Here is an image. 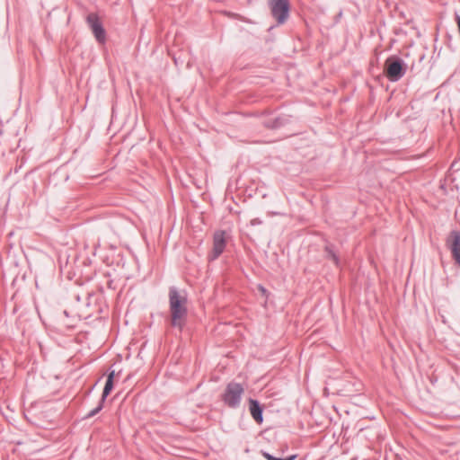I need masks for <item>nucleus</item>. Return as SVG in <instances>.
Here are the masks:
<instances>
[{
  "mask_svg": "<svg viewBox=\"0 0 460 460\" xmlns=\"http://www.w3.org/2000/svg\"><path fill=\"white\" fill-rule=\"evenodd\" d=\"M172 324L181 328L187 314V297L184 294L171 289L169 293Z\"/></svg>",
  "mask_w": 460,
  "mask_h": 460,
  "instance_id": "nucleus-1",
  "label": "nucleus"
},
{
  "mask_svg": "<svg viewBox=\"0 0 460 460\" xmlns=\"http://www.w3.org/2000/svg\"><path fill=\"white\" fill-rule=\"evenodd\" d=\"M271 13L279 23H283L289 11V4L288 0H269Z\"/></svg>",
  "mask_w": 460,
  "mask_h": 460,
  "instance_id": "nucleus-2",
  "label": "nucleus"
},
{
  "mask_svg": "<svg viewBox=\"0 0 460 460\" xmlns=\"http://www.w3.org/2000/svg\"><path fill=\"white\" fill-rule=\"evenodd\" d=\"M243 388L236 383L229 384L224 394L225 402L230 407H236L241 400Z\"/></svg>",
  "mask_w": 460,
  "mask_h": 460,
  "instance_id": "nucleus-3",
  "label": "nucleus"
},
{
  "mask_svg": "<svg viewBox=\"0 0 460 460\" xmlns=\"http://www.w3.org/2000/svg\"><path fill=\"white\" fill-rule=\"evenodd\" d=\"M385 70L386 76L391 81H397L403 75L402 66L401 61L393 59V58H388L385 61Z\"/></svg>",
  "mask_w": 460,
  "mask_h": 460,
  "instance_id": "nucleus-4",
  "label": "nucleus"
},
{
  "mask_svg": "<svg viewBox=\"0 0 460 460\" xmlns=\"http://www.w3.org/2000/svg\"><path fill=\"white\" fill-rule=\"evenodd\" d=\"M226 234L225 231H217L213 236V248L211 252V259H217L225 250L226 244Z\"/></svg>",
  "mask_w": 460,
  "mask_h": 460,
  "instance_id": "nucleus-5",
  "label": "nucleus"
},
{
  "mask_svg": "<svg viewBox=\"0 0 460 460\" xmlns=\"http://www.w3.org/2000/svg\"><path fill=\"white\" fill-rule=\"evenodd\" d=\"M87 22L96 40L103 43L105 41V31L102 28L99 17L94 13H91L87 16Z\"/></svg>",
  "mask_w": 460,
  "mask_h": 460,
  "instance_id": "nucleus-6",
  "label": "nucleus"
},
{
  "mask_svg": "<svg viewBox=\"0 0 460 460\" xmlns=\"http://www.w3.org/2000/svg\"><path fill=\"white\" fill-rule=\"evenodd\" d=\"M447 244L456 263L460 267V233L457 231L451 232L447 238Z\"/></svg>",
  "mask_w": 460,
  "mask_h": 460,
  "instance_id": "nucleus-7",
  "label": "nucleus"
},
{
  "mask_svg": "<svg viewBox=\"0 0 460 460\" xmlns=\"http://www.w3.org/2000/svg\"><path fill=\"white\" fill-rule=\"evenodd\" d=\"M249 410L252 417L253 420L258 423L261 424L263 421L262 418V408L261 407L260 403L253 399L249 400Z\"/></svg>",
  "mask_w": 460,
  "mask_h": 460,
  "instance_id": "nucleus-8",
  "label": "nucleus"
},
{
  "mask_svg": "<svg viewBox=\"0 0 460 460\" xmlns=\"http://www.w3.org/2000/svg\"><path fill=\"white\" fill-rule=\"evenodd\" d=\"M114 376H115L114 371H111L108 376V378H107V381H106V384H105V386L103 389V393H102V402L105 400V398L108 396V394L111 392V390L113 388Z\"/></svg>",
  "mask_w": 460,
  "mask_h": 460,
  "instance_id": "nucleus-9",
  "label": "nucleus"
},
{
  "mask_svg": "<svg viewBox=\"0 0 460 460\" xmlns=\"http://www.w3.org/2000/svg\"><path fill=\"white\" fill-rule=\"evenodd\" d=\"M263 456L267 459V460H294L296 458V456H291L290 457L287 458V459H282V458H277V457H274L272 456L271 455H270L269 453H263Z\"/></svg>",
  "mask_w": 460,
  "mask_h": 460,
  "instance_id": "nucleus-10",
  "label": "nucleus"
},
{
  "mask_svg": "<svg viewBox=\"0 0 460 460\" xmlns=\"http://www.w3.org/2000/svg\"><path fill=\"white\" fill-rule=\"evenodd\" d=\"M102 408V402L100 403V405L95 408L94 410H93L89 414H88V417H92L93 415H95L97 412H99Z\"/></svg>",
  "mask_w": 460,
  "mask_h": 460,
  "instance_id": "nucleus-11",
  "label": "nucleus"
},
{
  "mask_svg": "<svg viewBox=\"0 0 460 460\" xmlns=\"http://www.w3.org/2000/svg\"><path fill=\"white\" fill-rule=\"evenodd\" d=\"M259 290L265 296H267V291L262 286H259Z\"/></svg>",
  "mask_w": 460,
  "mask_h": 460,
  "instance_id": "nucleus-12",
  "label": "nucleus"
}]
</instances>
